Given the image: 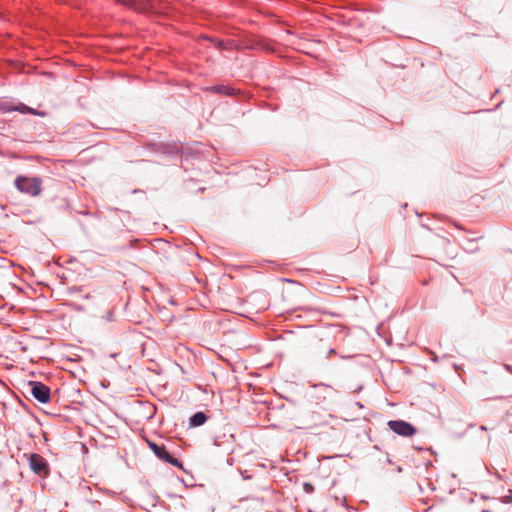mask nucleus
I'll return each mask as SVG.
<instances>
[{"instance_id":"f257e3e1","label":"nucleus","mask_w":512,"mask_h":512,"mask_svg":"<svg viewBox=\"0 0 512 512\" xmlns=\"http://www.w3.org/2000/svg\"><path fill=\"white\" fill-rule=\"evenodd\" d=\"M41 180L39 178H28L19 176L15 180L16 188L22 192L31 196H38L41 193Z\"/></svg>"},{"instance_id":"f03ea898","label":"nucleus","mask_w":512,"mask_h":512,"mask_svg":"<svg viewBox=\"0 0 512 512\" xmlns=\"http://www.w3.org/2000/svg\"><path fill=\"white\" fill-rule=\"evenodd\" d=\"M387 425L394 433L403 437H411L416 433V429L403 420H391Z\"/></svg>"},{"instance_id":"7ed1b4c3","label":"nucleus","mask_w":512,"mask_h":512,"mask_svg":"<svg viewBox=\"0 0 512 512\" xmlns=\"http://www.w3.org/2000/svg\"><path fill=\"white\" fill-rule=\"evenodd\" d=\"M32 396L41 403H47L50 399V389L41 382H29Z\"/></svg>"},{"instance_id":"20e7f679","label":"nucleus","mask_w":512,"mask_h":512,"mask_svg":"<svg viewBox=\"0 0 512 512\" xmlns=\"http://www.w3.org/2000/svg\"><path fill=\"white\" fill-rule=\"evenodd\" d=\"M29 465L40 476H46L49 473L47 461L39 454L33 453L29 456Z\"/></svg>"},{"instance_id":"39448f33","label":"nucleus","mask_w":512,"mask_h":512,"mask_svg":"<svg viewBox=\"0 0 512 512\" xmlns=\"http://www.w3.org/2000/svg\"><path fill=\"white\" fill-rule=\"evenodd\" d=\"M149 447L151 450L155 453V455L160 458L161 460L172 464L173 466H181L180 462L173 458L169 452L166 450L165 446L158 445L156 443L149 442Z\"/></svg>"},{"instance_id":"423d86ee","label":"nucleus","mask_w":512,"mask_h":512,"mask_svg":"<svg viewBox=\"0 0 512 512\" xmlns=\"http://www.w3.org/2000/svg\"><path fill=\"white\" fill-rule=\"evenodd\" d=\"M207 417L203 412L195 413L190 419V425L193 427L200 426L205 423Z\"/></svg>"},{"instance_id":"0eeeda50","label":"nucleus","mask_w":512,"mask_h":512,"mask_svg":"<svg viewBox=\"0 0 512 512\" xmlns=\"http://www.w3.org/2000/svg\"><path fill=\"white\" fill-rule=\"evenodd\" d=\"M210 90L216 93H223L226 95H232L234 93V89L228 86H214L211 87Z\"/></svg>"},{"instance_id":"6e6552de","label":"nucleus","mask_w":512,"mask_h":512,"mask_svg":"<svg viewBox=\"0 0 512 512\" xmlns=\"http://www.w3.org/2000/svg\"><path fill=\"white\" fill-rule=\"evenodd\" d=\"M118 3H121L124 6H127L129 8H133L135 10L138 9V3L137 0H116Z\"/></svg>"},{"instance_id":"1a4fd4ad","label":"nucleus","mask_w":512,"mask_h":512,"mask_svg":"<svg viewBox=\"0 0 512 512\" xmlns=\"http://www.w3.org/2000/svg\"><path fill=\"white\" fill-rule=\"evenodd\" d=\"M17 110L22 112V113L27 112V113H31V114H36V112L33 109H31V108H29V107H27L26 105H23V104L21 106H18Z\"/></svg>"},{"instance_id":"9d476101","label":"nucleus","mask_w":512,"mask_h":512,"mask_svg":"<svg viewBox=\"0 0 512 512\" xmlns=\"http://www.w3.org/2000/svg\"><path fill=\"white\" fill-rule=\"evenodd\" d=\"M304 489H305V491H306V492H308V493H311V492H313V491H314L313 486H312L311 484H309V483H305V484H304Z\"/></svg>"},{"instance_id":"9b49d317","label":"nucleus","mask_w":512,"mask_h":512,"mask_svg":"<svg viewBox=\"0 0 512 512\" xmlns=\"http://www.w3.org/2000/svg\"><path fill=\"white\" fill-rule=\"evenodd\" d=\"M509 495L505 496V502L511 503L512 502V491H509Z\"/></svg>"},{"instance_id":"f8f14e48","label":"nucleus","mask_w":512,"mask_h":512,"mask_svg":"<svg viewBox=\"0 0 512 512\" xmlns=\"http://www.w3.org/2000/svg\"><path fill=\"white\" fill-rule=\"evenodd\" d=\"M333 353H335V350H334V349H329V351H328V355H331V354H333Z\"/></svg>"},{"instance_id":"ddd939ff","label":"nucleus","mask_w":512,"mask_h":512,"mask_svg":"<svg viewBox=\"0 0 512 512\" xmlns=\"http://www.w3.org/2000/svg\"><path fill=\"white\" fill-rule=\"evenodd\" d=\"M481 430H487L486 426H481Z\"/></svg>"},{"instance_id":"4468645a","label":"nucleus","mask_w":512,"mask_h":512,"mask_svg":"<svg viewBox=\"0 0 512 512\" xmlns=\"http://www.w3.org/2000/svg\"><path fill=\"white\" fill-rule=\"evenodd\" d=\"M217 45H218L219 47H222V43H221V42H218V43H217Z\"/></svg>"}]
</instances>
